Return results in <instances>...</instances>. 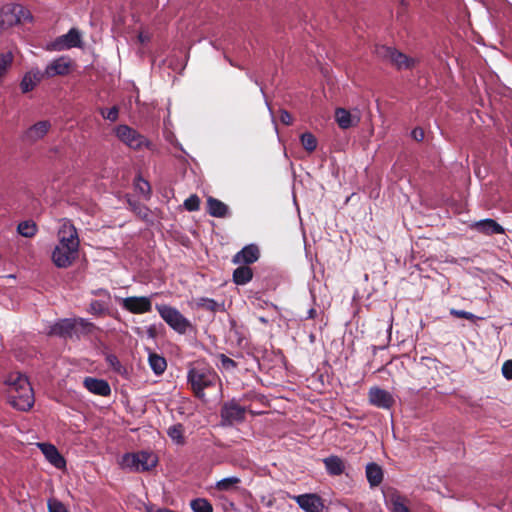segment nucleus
<instances>
[{"label":"nucleus","mask_w":512,"mask_h":512,"mask_svg":"<svg viewBox=\"0 0 512 512\" xmlns=\"http://www.w3.org/2000/svg\"><path fill=\"white\" fill-rule=\"evenodd\" d=\"M58 236L59 244L52 252V261L59 268H67L78 257V233L71 222L65 221L58 232Z\"/></svg>","instance_id":"nucleus-1"},{"label":"nucleus","mask_w":512,"mask_h":512,"mask_svg":"<svg viewBox=\"0 0 512 512\" xmlns=\"http://www.w3.org/2000/svg\"><path fill=\"white\" fill-rule=\"evenodd\" d=\"M8 402L17 410L28 411L34 405V393L27 377L21 373H11L6 381Z\"/></svg>","instance_id":"nucleus-2"},{"label":"nucleus","mask_w":512,"mask_h":512,"mask_svg":"<svg viewBox=\"0 0 512 512\" xmlns=\"http://www.w3.org/2000/svg\"><path fill=\"white\" fill-rule=\"evenodd\" d=\"M187 380L194 396L203 399L205 397L204 390L214 387L219 377L213 369L206 366H197L188 370Z\"/></svg>","instance_id":"nucleus-3"},{"label":"nucleus","mask_w":512,"mask_h":512,"mask_svg":"<svg viewBox=\"0 0 512 512\" xmlns=\"http://www.w3.org/2000/svg\"><path fill=\"white\" fill-rule=\"evenodd\" d=\"M156 310L161 318L179 334H186L192 328L190 320H188L178 309L175 307L157 304Z\"/></svg>","instance_id":"nucleus-4"},{"label":"nucleus","mask_w":512,"mask_h":512,"mask_svg":"<svg viewBox=\"0 0 512 512\" xmlns=\"http://www.w3.org/2000/svg\"><path fill=\"white\" fill-rule=\"evenodd\" d=\"M0 18L6 29L25 22H31L33 16L29 9L18 3H8L0 9Z\"/></svg>","instance_id":"nucleus-5"},{"label":"nucleus","mask_w":512,"mask_h":512,"mask_svg":"<svg viewBox=\"0 0 512 512\" xmlns=\"http://www.w3.org/2000/svg\"><path fill=\"white\" fill-rule=\"evenodd\" d=\"M375 53L379 58L389 61L398 70L412 69L417 63L416 59L408 57L396 48L385 45L376 46Z\"/></svg>","instance_id":"nucleus-6"},{"label":"nucleus","mask_w":512,"mask_h":512,"mask_svg":"<svg viewBox=\"0 0 512 512\" xmlns=\"http://www.w3.org/2000/svg\"><path fill=\"white\" fill-rule=\"evenodd\" d=\"M114 132L116 137L131 149L140 150L149 145V141L144 135L128 125H118L115 127Z\"/></svg>","instance_id":"nucleus-7"},{"label":"nucleus","mask_w":512,"mask_h":512,"mask_svg":"<svg viewBox=\"0 0 512 512\" xmlns=\"http://www.w3.org/2000/svg\"><path fill=\"white\" fill-rule=\"evenodd\" d=\"M81 34L78 29L71 28L66 34L57 37L47 49L51 51H63L74 47H81Z\"/></svg>","instance_id":"nucleus-8"},{"label":"nucleus","mask_w":512,"mask_h":512,"mask_svg":"<svg viewBox=\"0 0 512 512\" xmlns=\"http://www.w3.org/2000/svg\"><path fill=\"white\" fill-rule=\"evenodd\" d=\"M245 414V407L239 405L235 400L225 402L220 410L222 422L228 425L244 421Z\"/></svg>","instance_id":"nucleus-9"},{"label":"nucleus","mask_w":512,"mask_h":512,"mask_svg":"<svg viewBox=\"0 0 512 512\" xmlns=\"http://www.w3.org/2000/svg\"><path fill=\"white\" fill-rule=\"evenodd\" d=\"M73 60L68 56H60L49 63L43 72L44 78L66 76L73 68Z\"/></svg>","instance_id":"nucleus-10"},{"label":"nucleus","mask_w":512,"mask_h":512,"mask_svg":"<svg viewBox=\"0 0 512 512\" xmlns=\"http://www.w3.org/2000/svg\"><path fill=\"white\" fill-rule=\"evenodd\" d=\"M369 403L377 408L389 410L395 404L393 395L378 386L371 387L368 392Z\"/></svg>","instance_id":"nucleus-11"},{"label":"nucleus","mask_w":512,"mask_h":512,"mask_svg":"<svg viewBox=\"0 0 512 512\" xmlns=\"http://www.w3.org/2000/svg\"><path fill=\"white\" fill-rule=\"evenodd\" d=\"M122 307L133 314H144L152 310V303L146 296H130L122 300Z\"/></svg>","instance_id":"nucleus-12"},{"label":"nucleus","mask_w":512,"mask_h":512,"mask_svg":"<svg viewBox=\"0 0 512 512\" xmlns=\"http://www.w3.org/2000/svg\"><path fill=\"white\" fill-rule=\"evenodd\" d=\"M51 129V123L48 120L38 121L30 126L21 136L23 142L34 144L43 139Z\"/></svg>","instance_id":"nucleus-13"},{"label":"nucleus","mask_w":512,"mask_h":512,"mask_svg":"<svg viewBox=\"0 0 512 512\" xmlns=\"http://www.w3.org/2000/svg\"><path fill=\"white\" fill-rule=\"evenodd\" d=\"M299 507L305 512H323L324 503L322 498L314 493L296 495L292 497Z\"/></svg>","instance_id":"nucleus-14"},{"label":"nucleus","mask_w":512,"mask_h":512,"mask_svg":"<svg viewBox=\"0 0 512 512\" xmlns=\"http://www.w3.org/2000/svg\"><path fill=\"white\" fill-rule=\"evenodd\" d=\"M260 257V250L257 245L249 244L244 246L239 252H237L232 262L234 264L250 265L255 263Z\"/></svg>","instance_id":"nucleus-15"},{"label":"nucleus","mask_w":512,"mask_h":512,"mask_svg":"<svg viewBox=\"0 0 512 512\" xmlns=\"http://www.w3.org/2000/svg\"><path fill=\"white\" fill-rule=\"evenodd\" d=\"M84 387L95 395L107 397L111 395V387L104 379L86 377L83 381Z\"/></svg>","instance_id":"nucleus-16"},{"label":"nucleus","mask_w":512,"mask_h":512,"mask_svg":"<svg viewBox=\"0 0 512 512\" xmlns=\"http://www.w3.org/2000/svg\"><path fill=\"white\" fill-rule=\"evenodd\" d=\"M45 458L56 468L62 469L66 466L65 458L59 453L58 449L49 443L38 444Z\"/></svg>","instance_id":"nucleus-17"},{"label":"nucleus","mask_w":512,"mask_h":512,"mask_svg":"<svg viewBox=\"0 0 512 512\" xmlns=\"http://www.w3.org/2000/svg\"><path fill=\"white\" fill-rule=\"evenodd\" d=\"M76 330L74 319H62L51 327V334L64 338H71Z\"/></svg>","instance_id":"nucleus-18"},{"label":"nucleus","mask_w":512,"mask_h":512,"mask_svg":"<svg viewBox=\"0 0 512 512\" xmlns=\"http://www.w3.org/2000/svg\"><path fill=\"white\" fill-rule=\"evenodd\" d=\"M473 228L486 235L503 234L504 228L495 220L487 218L474 223Z\"/></svg>","instance_id":"nucleus-19"},{"label":"nucleus","mask_w":512,"mask_h":512,"mask_svg":"<svg viewBox=\"0 0 512 512\" xmlns=\"http://www.w3.org/2000/svg\"><path fill=\"white\" fill-rule=\"evenodd\" d=\"M386 505L390 512H411L407 506L406 498L397 492L387 496Z\"/></svg>","instance_id":"nucleus-20"},{"label":"nucleus","mask_w":512,"mask_h":512,"mask_svg":"<svg viewBox=\"0 0 512 512\" xmlns=\"http://www.w3.org/2000/svg\"><path fill=\"white\" fill-rule=\"evenodd\" d=\"M44 78L40 71L27 72L20 82V88L23 93L32 91Z\"/></svg>","instance_id":"nucleus-21"},{"label":"nucleus","mask_w":512,"mask_h":512,"mask_svg":"<svg viewBox=\"0 0 512 512\" xmlns=\"http://www.w3.org/2000/svg\"><path fill=\"white\" fill-rule=\"evenodd\" d=\"M335 118L338 126L341 129H348L352 126H355L359 122V118L353 117L352 114L344 108L336 109Z\"/></svg>","instance_id":"nucleus-22"},{"label":"nucleus","mask_w":512,"mask_h":512,"mask_svg":"<svg viewBox=\"0 0 512 512\" xmlns=\"http://www.w3.org/2000/svg\"><path fill=\"white\" fill-rule=\"evenodd\" d=\"M323 463L325 465L327 473L332 476H339L345 470V464L343 460L336 455H331L325 458L323 460Z\"/></svg>","instance_id":"nucleus-23"},{"label":"nucleus","mask_w":512,"mask_h":512,"mask_svg":"<svg viewBox=\"0 0 512 512\" xmlns=\"http://www.w3.org/2000/svg\"><path fill=\"white\" fill-rule=\"evenodd\" d=\"M138 466L140 467L141 472H147L154 469L158 464V457L149 451H139V461Z\"/></svg>","instance_id":"nucleus-24"},{"label":"nucleus","mask_w":512,"mask_h":512,"mask_svg":"<svg viewBox=\"0 0 512 512\" xmlns=\"http://www.w3.org/2000/svg\"><path fill=\"white\" fill-rule=\"evenodd\" d=\"M207 206L208 213L213 217L223 218L228 214V206L216 198L209 197Z\"/></svg>","instance_id":"nucleus-25"},{"label":"nucleus","mask_w":512,"mask_h":512,"mask_svg":"<svg viewBox=\"0 0 512 512\" xmlns=\"http://www.w3.org/2000/svg\"><path fill=\"white\" fill-rule=\"evenodd\" d=\"M366 477L372 487H376L381 484L383 480L382 468L376 463H369L366 466Z\"/></svg>","instance_id":"nucleus-26"},{"label":"nucleus","mask_w":512,"mask_h":512,"mask_svg":"<svg viewBox=\"0 0 512 512\" xmlns=\"http://www.w3.org/2000/svg\"><path fill=\"white\" fill-rule=\"evenodd\" d=\"M233 272V281L237 285L247 284L253 277V270L248 265H242Z\"/></svg>","instance_id":"nucleus-27"},{"label":"nucleus","mask_w":512,"mask_h":512,"mask_svg":"<svg viewBox=\"0 0 512 512\" xmlns=\"http://www.w3.org/2000/svg\"><path fill=\"white\" fill-rule=\"evenodd\" d=\"M139 452L125 453L120 461V465L123 469H128L131 472H141L138 466Z\"/></svg>","instance_id":"nucleus-28"},{"label":"nucleus","mask_w":512,"mask_h":512,"mask_svg":"<svg viewBox=\"0 0 512 512\" xmlns=\"http://www.w3.org/2000/svg\"><path fill=\"white\" fill-rule=\"evenodd\" d=\"M148 362L150 368L156 375L163 374L167 368L166 359L157 353H150L148 357Z\"/></svg>","instance_id":"nucleus-29"},{"label":"nucleus","mask_w":512,"mask_h":512,"mask_svg":"<svg viewBox=\"0 0 512 512\" xmlns=\"http://www.w3.org/2000/svg\"><path fill=\"white\" fill-rule=\"evenodd\" d=\"M14 61V54L11 51L3 52L0 54V84L5 78L7 72L12 67Z\"/></svg>","instance_id":"nucleus-30"},{"label":"nucleus","mask_w":512,"mask_h":512,"mask_svg":"<svg viewBox=\"0 0 512 512\" xmlns=\"http://www.w3.org/2000/svg\"><path fill=\"white\" fill-rule=\"evenodd\" d=\"M87 312L98 317L104 316L109 313L108 304L100 300H92Z\"/></svg>","instance_id":"nucleus-31"},{"label":"nucleus","mask_w":512,"mask_h":512,"mask_svg":"<svg viewBox=\"0 0 512 512\" xmlns=\"http://www.w3.org/2000/svg\"><path fill=\"white\" fill-rule=\"evenodd\" d=\"M168 436L177 444L183 445L185 443L184 427L182 424H174L167 430Z\"/></svg>","instance_id":"nucleus-32"},{"label":"nucleus","mask_w":512,"mask_h":512,"mask_svg":"<svg viewBox=\"0 0 512 512\" xmlns=\"http://www.w3.org/2000/svg\"><path fill=\"white\" fill-rule=\"evenodd\" d=\"M17 231L21 236L31 238L36 234L37 226L35 222L31 220L23 221L18 224Z\"/></svg>","instance_id":"nucleus-33"},{"label":"nucleus","mask_w":512,"mask_h":512,"mask_svg":"<svg viewBox=\"0 0 512 512\" xmlns=\"http://www.w3.org/2000/svg\"><path fill=\"white\" fill-rule=\"evenodd\" d=\"M193 512H213L211 503L205 498H196L190 502Z\"/></svg>","instance_id":"nucleus-34"},{"label":"nucleus","mask_w":512,"mask_h":512,"mask_svg":"<svg viewBox=\"0 0 512 512\" xmlns=\"http://www.w3.org/2000/svg\"><path fill=\"white\" fill-rule=\"evenodd\" d=\"M74 321L76 323V333L80 332L82 334L88 335L91 334L96 329L95 324L88 321L87 319L76 318L74 319Z\"/></svg>","instance_id":"nucleus-35"},{"label":"nucleus","mask_w":512,"mask_h":512,"mask_svg":"<svg viewBox=\"0 0 512 512\" xmlns=\"http://www.w3.org/2000/svg\"><path fill=\"white\" fill-rule=\"evenodd\" d=\"M300 140L304 149L309 153L315 151V149L317 148V139L310 132H305L301 134Z\"/></svg>","instance_id":"nucleus-36"},{"label":"nucleus","mask_w":512,"mask_h":512,"mask_svg":"<svg viewBox=\"0 0 512 512\" xmlns=\"http://www.w3.org/2000/svg\"><path fill=\"white\" fill-rule=\"evenodd\" d=\"M239 483L240 479L238 477H228L218 481L216 488L219 491H230L236 488Z\"/></svg>","instance_id":"nucleus-37"},{"label":"nucleus","mask_w":512,"mask_h":512,"mask_svg":"<svg viewBox=\"0 0 512 512\" xmlns=\"http://www.w3.org/2000/svg\"><path fill=\"white\" fill-rule=\"evenodd\" d=\"M105 361L108 364V366L118 374H123L126 371V369L121 364V362L119 361L118 357L115 354H107L105 356Z\"/></svg>","instance_id":"nucleus-38"},{"label":"nucleus","mask_w":512,"mask_h":512,"mask_svg":"<svg viewBox=\"0 0 512 512\" xmlns=\"http://www.w3.org/2000/svg\"><path fill=\"white\" fill-rule=\"evenodd\" d=\"M449 313H450V315H452V316H454L456 318H463V319H467V320L472 321V322H476L477 320H481L482 319L481 317H478V316L474 315L471 312H467V311H464V310H458V309H455V308H451L449 310Z\"/></svg>","instance_id":"nucleus-39"},{"label":"nucleus","mask_w":512,"mask_h":512,"mask_svg":"<svg viewBox=\"0 0 512 512\" xmlns=\"http://www.w3.org/2000/svg\"><path fill=\"white\" fill-rule=\"evenodd\" d=\"M217 359L219 360L221 367L227 371H232L237 368V362L233 359L229 358L223 353H219L216 355Z\"/></svg>","instance_id":"nucleus-40"},{"label":"nucleus","mask_w":512,"mask_h":512,"mask_svg":"<svg viewBox=\"0 0 512 512\" xmlns=\"http://www.w3.org/2000/svg\"><path fill=\"white\" fill-rule=\"evenodd\" d=\"M184 207L187 211H197L200 208V199L197 195L193 194L184 201Z\"/></svg>","instance_id":"nucleus-41"},{"label":"nucleus","mask_w":512,"mask_h":512,"mask_svg":"<svg viewBox=\"0 0 512 512\" xmlns=\"http://www.w3.org/2000/svg\"><path fill=\"white\" fill-rule=\"evenodd\" d=\"M100 113L104 119L115 122L119 116V109L117 106H113L109 109H101Z\"/></svg>","instance_id":"nucleus-42"},{"label":"nucleus","mask_w":512,"mask_h":512,"mask_svg":"<svg viewBox=\"0 0 512 512\" xmlns=\"http://www.w3.org/2000/svg\"><path fill=\"white\" fill-rule=\"evenodd\" d=\"M198 306L205 310L215 312L217 311L218 303L214 299L201 298L198 302Z\"/></svg>","instance_id":"nucleus-43"},{"label":"nucleus","mask_w":512,"mask_h":512,"mask_svg":"<svg viewBox=\"0 0 512 512\" xmlns=\"http://www.w3.org/2000/svg\"><path fill=\"white\" fill-rule=\"evenodd\" d=\"M48 509L49 512H67V509L64 506V504L56 499L48 501Z\"/></svg>","instance_id":"nucleus-44"},{"label":"nucleus","mask_w":512,"mask_h":512,"mask_svg":"<svg viewBox=\"0 0 512 512\" xmlns=\"http://www.w3.org/2000/svg\"><path fill=\"white\" fill-rule=\"evenodd\" d=\"M502 374L506 379H512V360H507L504 362L502 366Z\"/></svg>","instance_id":"nucleus-45"},{"label":"nucleus","mask_w":512,"mask_h":512,"mask_svg":"<svg viewBox=\"0 0 512 512\" xmlns=\"http://www.w3.org/2000/svg\"><path fill=\"white\" fill-rule=\"evenodd\" d=\"M280 121L285 125H290L293 121L292 115L286 110H281Z\"/></svg>","instance_id":"nucleus-46"},{"label":"nucleus","mask_w":512,"mask_h":512,"mask_svg":"<svg viewBox=\"0 0 512 512\" xmlns=\"http://www.w3.org/2000/svg\"><path fill=\"white\" fill-rule=\"evenodd\" d=\"M424 136H425V133H424V130L422 128H415L413 129L412 131V137L416 140V141H422L424 139Z\"/></svg>","instance_id":"nucleus-47"},{"label":"nucleus","mask_w":512,"mask_h":512,"mask_svg":"<svg viewBox=\"0 0 512 512\" xmlns=\"http://www.w3.org/2000/svg\"><path fill=\"white\" fill-rule=\"evenodd\" d=\"M408 9V3L405 0H400L399 6L397 9L398 14H404Z\"/></svg>","instance_id":"nucleus-48"},{"label":"nucleus","mask_w":512,"mask_h":512,"mask_svg":"<svg viewBox=\"0 0 512 512\" xmlns=\"http://www.w3.org/2000/svg\"><path fill=\"white\" fill-rule=\"evenodd\" d=\"M138 186H139V189H140L142 192H145V191L149 192V191H150V185H149V183H148L147 181H145V180H142V179H141V180H140V183L138 184Z\"/></svg>","instance_id":"nucleus-49"},{"label":"nucleus","mask_w":512,"mask_h":512,"mask_svg":"<svg viewBox=\"0 0 512 512\" xmlns=\"http://www.w3.org/2000/svg\"><path fill=\"white\" fill-rule=\"evenodd\" d=\"M92 293H93L94 295H104V296H106L107 298H110V293H109V291H108V290H106V289H103V288L98 289V290H95V291H92Z\"/></svg>","instance_id":"nucleus-50"},{"label":"nucleus","mask_w":512,"mask_h":512,"mask_svg":"<svg viewBox=\"0 0 512 512\" xmlns=\"http://www.w3.org/2000/svg\"><path fill=\"white\" fill-rule=\"evenodd\" d=\"M317 315V311L315 308H311L308 310L307 312V316H306V319H314Z\"/></svg>","instance_id":"nucleus-51"},{"label":"nucleus","mask_w":512,"mask_h":512,"mask_svg":"<svg viewBox=\"0 0 512 512\" xmlns=\"http://www.w3.org/2000/svg\"><path fill=\"white\" fill-rule=\"evenodd\" d=\"M138 40L140 43H146L149 41V36L148 35H145L144 33H139L138 35Z\"/></svg>","instance_id":"nucleus-52"}]
</instances>
